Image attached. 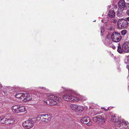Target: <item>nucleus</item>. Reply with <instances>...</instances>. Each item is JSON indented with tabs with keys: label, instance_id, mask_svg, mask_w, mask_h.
Here are the masks:
<instances>
[{
	"label": "nucleus",
	"instance_id": "1",
	"mask_svg": "<svg viewBox=\"0 0 129 129\" xmlns=\"http://www.w3.org/2000/svg\"><path fill=\"white\" fill-rule=\"evenodd\" d=\"M115 116H112L111 118V120L113 122H117V124H118V126L121 127L120 129H126L127 127V125L128 122L125 121L123 119L119 120L117 121V120Z\"/></svg>",
	"mask_w": 129,
	"mask_h": 129
},
{
	"label": "nucleus",
	"instance_id": "2",
	"mask_svg": "<svg viewBox=\"0 0 129 129\" xmlns=\"http://www.w3.org/2000/svg\"><path fill=\"white\" fill-rule=\"evenodd\" d=\"M48 100L46 102L47 104L50 105H54L57 104V101L60 102L61 101V99L53 95H50L49 96Z\"/></svg>",
	"mask_w": 129,
	"mask_h": 129
},
{
	"label": "nucleus",
	"instance_id": "3",
	"mask_svg": "<svg viewBox=\"0 0 129 129\" xmlns=\"http://www.w3.org/2000/svg\"><path fill=\"white\" fill-rule=\"evenodd\" d=\"M118 6L119 8L117 11V15L118 16H119L123 14V11L127 7L124 0H120Z\"/></svg>",
	"mask_w": 129,
	"mask_h": 129
},
{
	"label": "nucleus",
	"instance_id": "4",
	"mask_svg": "<svg viewBox=\"0 0 129 129\" xmlns=\"http://www.w3.org/2000/svg\"><path fill=\"white\" fill-rule=\"evenodd\" d=\"M93 120L98 123L101 121L105 122L107 121L106 115L102 113L101 115H98L94 117Z\"/></svg>",
	"mask_w": 129,
	"mask_h": 129
},
{
	"label": "nucleus",
	"instance_id": "5",
	"mask_svg": "<svg viewBox=\"0 0 129 129\" xmlns=\"http://www.w3.org/2000/svg\"><path fill=\"white\" fill-rule=\"evenodd\" d=\"M127 21L123 18L119 19L117 22L118 27L120 29L125 28L127 26Z\"/></svg>",
	"mask_w": 129,
	"mask_h": 129
},
{
	"label": "nucleus",
	"instance_id": "6",
	"mask_svg": "<svg viewBox=\"0 0 129 129\" xmlns=\"http://www.w3.org/2000/svg\"><path fill=\"white\" fill-rule=\"evenodd\" d=\"M111 37L112 41L116 42H119L121 39L120 34L116 32H113L112 34Z\"/></svg>",
	"mask_w": 129,
	"mask_h": 129
},
{
	"label": "nucleus",
	"instance_id": "7",
	"mask_svg": "<svg viewBox=\"0 0 129 129\" xmlns=\"http://www.w3.org/2000/svg\"><path fill=\"white\" fill-rule=\"evenodd\" d=\"M69 94V101H73L74 102H77L80 100V99L78 97H75L73 96V91L71 90L68 92Z\"/></svg>",
	"mask_w": 129,
	"mask_h": 129
},
{
	"label": "nucleus",
	"instance_id": "8",
	"mask_svg": "<svg viewBox=\"0 0 129 129\" xmlns=\"http://www.w3.org/2000/svg\"><path fill=\"white\" fill-rule=\"evenodd\" d=\"M22 125L24 128L29 129L33 127V122L31 121L28 120L23 122Z\"/></svg>",
	"mask_w": 129,
	"mask_h": 129
},
{
	"label": "nucleus",
	"instance_id": "9",
	"mask_svg": "<svg viewBox=\"0 0 129 129\" xmlns=\"http://www.w3.org/2000/svg\"><path fill=\"white\" fill-rule=\"evenodd\" d=\"M103 43L107 46H111L112 43L111 39L108 37V36L107 37H104L103 38Z\"/></svg>",
	"mask_w": 129,
	"mask_h": 129
},
{
	"label": "nucleus",
	"instance_id": "10",
	"mask_svg": "<svg viewBox=\"0 0 129 129\" xmlns=\"http://www.w3.org/2000/svg\"><path fill=\"white\" fill-rule=\"evenodd\" d=\"M82 121L83 123L86 124L88 126H90L92 125L91 120L88 117H84L82 119Z\"/></svg>",
	"mask_w": 129,
	"mask_h": 129
},
{
	"label": "nucleus",
	"instance_id": "11",
	"mask_svg": "<svg viewBox=\"0 0 129 129\" xmlns=\"http://www.w3.org/2000/svg\"><path fill=\"white\" fill-rule=\"evenodd\" d=\"M122 49L124 52L126 53L129 52V42H125L123 43Z\"/></svg>",
	"mask_w": 129,
	"mask_h": 129
},
{
	"label": "nucleus",
	"instance_id": "12",
	"mask_svg": "<svg viewBox=\"0 0 129 129\" xmlns=\"http://www.w3.org/2000/svg\"><path fill=\"white\" fill-rule=\"evenodd\" d=\"M23 99L22 100H25V101H29L32 99L31 97L28 93H24V95H23Z\"/></svg>",
	"mask_w": 129,
	"mask_h": 129
},
{
	"label": "nucleus",
	"instance_id": "13",
	"mask_svg": "<svg viewBox=\"0 0 129 129\" xmlns=\"http://www.w3.org/2000/svg\"><path fill=\"white\" fill-rule=\"evenodd\" d=\"M63 89L65 90L66 93L63 96V99L65 100L66 101H69V94L68 93V92L70 91V90H71L70 89H66L65 88H63Z\"/></svg>",
	"mask_w": 129,
	"mask_h": 129
},
{
	"label": "nucleus",
	"instance_id": "14",
	"mask_svg": "<svg viewBox=\"0 0 129 129\" xmlns=\"http://www.w3.org/2000/svg\"><path fill=\"white\" fill-rule=\"evenodd\" d=\"M110 18H113L115 16V13L113 9H111L109 11L108 14Z\"/></svg>",
	"mask_w": 129,
	"mask_h": 129
},
{
	"label": "nucleus",
	"instance_id": "15",
	"mask_svg": "<svg viewBox=\"0 0 129 129\" xmlns=\"http://www.w3.org/2000/svg\"><path fill=\"white\" fill-rule=\"evenodd\" d=\"M13 112L14 113H19V106H15L12 108Z\"/></svg>",
	"mask_w": 129,
	"mask_h": 129
},
{
	"label": "nucleus",
	"instance_id": "16",
	"mask_svg": "<svg viewBox=\"0 0 129 129\" xmlns=\"http://www.w3.org/2000/svg\"><path fill=\"white\" fill-rule=\"evenodd\" d=\"M83 110V107L81 105H77V109L76 112H82Z\"/></svg>",
	"mask_w": 129,
	"mask_h": 129
},
{
	"label": "nucleus",
	"instance_id": "17",
	"mask_svg": "<svg viewBox=\"0 0 129 129\" xmlns=\"http://www.w3.org/2000/svg\"><path fill=\"white\" fill-rule=\"evenodd\" d=\"M23 95H24V93H16L15 95V97L17 98L22 100L23 99Z\"/></svg>",
	"mask_w": 129,
	"mask_h": 129
},
{
	"label": "nucleus",
	"instance_id": "18",
	"mask_svg": "<svg viewBox=\"0 0 129 129\" xmlns=\"http://www.w3.org/2000/svg\"><path fill=\"white\" fill-rule=\"evenodd\" d=\"M77 105L75 104H71L70 105V107L72 110L76 111Z\"/></svg>",
	"mask_w": 129,
	"mask_h": 129
},
{
	"label": "nucleus",
	"instance_id": "19",
	"mask_svg": "<svg viewBox=\"0 0 129 129\" xmlns=\"http://www.w3.org/2000/svg\"><path fill=\"white\" fill-rule=\"evenodd\" d=\"M117 51L118 52L120 53H121L123 51L122 48L121 46L119 44H118Z\"/></svg>",
	"mask_w": 129,
	"mask_h": 129
},
{
	"label": "nucleus",
	"instance_id": "20",
	"mask_svg": "<svg viewBox=\"0 0 129 129\" xmlns=\"http://www.w3.org/2000/svg\"><path fill=\"white\" fill-rule=\"evenodd\" d=\"M124 62L125 63L129 64V55L125 56Z\"/></svg>",
	"mask_w": 129,
	"mask_h": 129
},
{
	"label": "nucleus",
	"instance_id": "21",
	"mask_svg": "<svg viewBox=\"0 0 129 129\" xmlns=\"http://www.w3.org/2000/svg\"><path fill=\"white\" fill-rule=\"evenodd\" d=\"M19 113L24 112L26 110L24 106H19Z\"/></svg>",
	"mask_w": 129,
	"mask_h": 129
},
{
	"label": "nucleus",
	"instance_id": "22",
	"mask_svg": "<svg viewBox=\"0 0 129 129\" xmlns=\"http://www.w3.org/2000/svg\"><path fill=\"white\" fill-rule=\"evenodd\" d=\"M41 119H44L45 118H48V114H41Z\"/></svg>",
	"mask_w": 129,
	"mask_h": 129
},
{
	"label": "nucleus",
	"instance_id": "23",
	"mask_svg": "<svg viewBox=\"0 0 129 129\" xmlns=\"http://www.w3.org/2000/svg\"><path fill=\"white\" fill-rule=\"evenodd\" d=\"M121 34L123 36L125 35L127 33V31L126 30L123 29L121 31Z\"/></svg>",
	"mask_w": 129,
	"mask_h": 129
},
{
	"label": "nucleus",
	"instance_id": "24",
	"mask_svg": "<svg viewBox=\"0 0 129 129\" xmlns=\"http://www.w3.org/2000/svg\"><path fill=\"white\" fill-rule=\"evenodd\" d=\"M48 118H48H45L44 119H42L41 121L44 123H48L49 121V120L48 119Z\"/></svg>",
	"mask_w": 129,
	"mask_h": 129
},
{
	"label": "nucleus",
	"instance_id": "25",
	"mask_svg": "<svg viewBox=\"0 0 129 129\" xmlns=\"http://www.w3.org/2000/svg\"><path fill=\"white\" fill-rule=\"evenodd\" d=\"M4 120V122H3V121L2 122V123L5 124H8V121H7L8 120V119L6 118H4L3 119V120Z\"/></svg>",
	"mask_w": 129,
	"mask_h": 129
},
{
	"label": "nucleus",
	"instance_id": "26",
	"mask_svg": "<svg viewBox=\"0 0 129 129\" xmlns=\"http://www.w3.org/2000/svg\"><path fill=\"white\" fill-rule=\"evenodd\" d=\"M79 97H78L79 99L80 100H81V101H84L86 100V98H85L84 96H79Z\"/></svg>",
	"mask_w": 129,
	"mask_h": 129
},
{
	"label": "nucleus",
	"instance_id": "27",
	"mask_svg": "<svg viewBox=\"0 0 129 129\" xmlns=\"http://www.w3.org/2000/svg\"><path fill=\"white\" fill-rule=\"evenodd\" d=\"M8 121V124H12L13 123L14 121V120H13V119H8L7 120Z\"/></svg>",
	"mask_w": 129,
	"mask_h": 129
},
{
	"label": "nucleus",
	"instance_id": "28",
	"mask_svg": "<svg viewBox=\"0 0 129 129\" xmlns=\"http://www.w3.org/2000/svg\"><path fill=\"white\" fill-rule=\"evenodd\" d=\"M41 117V114L39 115L37 117V119L38 120H42Z\"/></svg>",
	"mask_w": 129,
	"mask_h": 129
},
{
	"label": "nucleus",
	"instance_id": "29",
	"mask_svg": "<svg viewBox=\"0 0 129 129\" xmlns=\"http://www.w3.org/2000/svg\"><path fill=\"white\" fill-rule=\"evenodd\" d=\"M110 46H108V47H111L113 49H115L116 48L112 44V43H111V45H110Z\"/></svg>",
	"mask_w": 129,
	"mask_h": 129
},
{
	"label": "nucleus",
	"instance_id": "30",
	"mask_svg": "<svg viewBox=\"0 0 129 129\" xmlns=\"http://www.w3.org/2000/svg\"><path fill=\"white\" fill-rule=\"evenodd\" d=\"M101 33L104 32V29L103 27H101Z\"/></svg>",
	"mask_w": 129,
	"mask_h": 129
},
{
	"label": "nucleus",
	"instance_id": "31",
	"mask_svg": "<svg viewBox=\"0 0 129 129\" xmlns=\"http://www.w3.org/2000/svg\"><path fill=\"white\" fill-rule=\"evenodd\" d=\"M4 118H6L5 117L2 118L1 117H0V121H1V123H2V122H4V120H3V119Z\"/></svg>",
	"mask_w": 129,
	"mask_h": 129
},
{
	"label": "nucleus",
	"instance_id": "32",
	"mask_svg": "<svg viewBox=\"0 0 129 129\" xmlns=\"http://www.w3.org/2000/svg\"><path fill=\"white\" fill-rule=\"evenodd\" d=\"M38 88L41 89H45V88L43 87H37Z\"/></svg>",
	"mask_w": 129,
	"mask_h": 129
},
{
	"label": "nucleus",
	"instance_id": "33",
	"mask_svg": "<svg viewBox=\"0 0 129 129\" xmlns=\"http://www.w3.org/2000/svg\"><path fill=\"white\" fill-rule=\"evenodd\" d=\"M117 21L116 19H114L113 21V23H116Z\"/></svg>",
	"mask_w": 129,
	"mask_h": 129
},
{
	"label": "nucleus",
	"instance_id": "34",
	"mask_svg": "<svg viewBox=\"0 0 129 129\" xmlns=\"http://www.w3.org/2000/svg\"><path fill=\"white\" fill-rule=\"evenodd\" d=\"M126 13L127 15L129 16V9L127 11Z\"/></svg>",
	"mask_w": 129,
	"mask_h": 129
},
{
	"label": "nucleus",
	"instance_id": "35",
	"mask_svg": "<svg viewBox=\"0 0 129 129\" xmlns=\"http://www.w3.org/2000/svg\"><path fill=\"white\" fill-rule=\"evenodd\" d=\"M126 68L127 69H129V64H127L126 66Z\"/></svg>",
	"mask_w": 129,
	"mask_h": 129
},
{
	"label": "nucleus",
	"instance_id": "36",
	"mask_svg": "<svg viewBox=\"0 0 129 129\" xmlns=\"http://www.w3.org/2000/svg\"><path fill=\"white\" fill-rule=\"evenodd\" d=\"M127 7H128L129 8V3H127L126 4Z\"/></svg>",
	"mask_w": 129,
	"mask_h": 129
},
{
	"label": "nucleus",
	"instance_id": "37",
	"mask_svg": "<svg viewBox=\"0 0 129 129\" xmlns=\"http://www.w3.org/2000/svg\"><path fill=\"white\" fill-rule=\"evenodd\" d=\"M126 20L128 21H129V17H128L126 18Z\"/></svg>",
	"mask_w": 129,
	"mask_h": 129
},
{
	"label": "nucleus",
	"instance_id": "38",
	"mask_svg": "<svg viewBox=\"0 0 129 129\" xmlns=\"http://www.w3.org/2000/svg\"><path fill=\"white\" fill-rule=\"evenodd\" d=\"M117 8V5H115V7L114 8L115 9H116Z\"/></svg>",
	"mask_w": 129,
	"mask_h": 129
},
{
	"label": "nucleus",
	"instance_id": "39",
	"mask_svg": "<svg viewBox=\"0 0 129 129\" xmlns=\"http://www.w3.org/2000/svg\"><path fill=\"white\" fill-rule=\"evenodd\" d=\"M108 109H109V108H108L107 109H105V111H108Z\"/></svg>",
	"mask_w": 129,
	"mask_h": 129
},
{
	"label": "nucleus",
	"instance_id": "40",
	"mask_svg": "<svg viewBox=\"0 0 129 129\" xmlns=\"http://www.w3.org/2000/svg\"><path fill=\"white\" fill-rule=\"evenodd\" d=\"M127 78L129 80V76H128L127 77Z\"/></svg>",
	"mask_w": 129,
	"mask_h": 129
},
{
	"label": "nucleus",
	"instance_id": "41",
	"mask_svg": "<svg viewBox=\"0 0 129 129\" xmlns=\"http://www.w3.org/2000/svg\"><path fill=\"white\" fill-rule=\"evenodd\" d=\"M103 20H101L103 22Z\"/></svg>",
	"mask_w": 129,
	"mask_h": 129
},
{
	"label": "nucleus",
	"instance_id": "42",
	"mask_svg": "<svg viewBox=\"0 0 129 129\" xmlns=\"http://www.w3.org/2000/svg\"><path fill=\"white\" fill-rule=\"evenodd\" d=\"M4 92L5 93L6 92H5H5Z\"/></svg>",
	"mask_w": 129,
	"mask_h": 129
}]
</instances>
